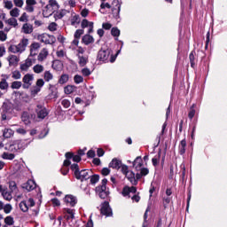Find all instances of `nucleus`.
Listing matches in <instances>:
<instances>
[{
    "label": "nucleus",
    "instance_id": "nucleus-1",
    "mask_svg": "<svg viewBox=\"0 0 227 227\" xmlns=\"http://www.w3.org/2000/svg\"><path fill=\"white\" fill-rule=\"evenodd\" d=\"M133 168H135L137 172V179L141 180L143 176H146L150 170L148 168H144L143 158L141 156H137L135 160L132 162Z\"/></svg>",
    "mask_w": 227,
    "mask_h": 227
},
{
    "label": "nucleus",
    "instance_id": "nucleus-2",
    "mask_svg": "<svg viewBox=\"0 0 227 227\" xmlns=\"http://www.w3.org/2000/svg\"><path fill=\"white\" fill-rule=\"evenodd\" d=\"M95 192L101 200L109 198L111 192H109V188H107V178L102 179L101 184L95 188Z\"/></svg>",
    "mask_w": 227,
    "mask_h": 227
},
{
    "label": "nucleus",
    "instance_id": "nucleus-3",
    "mask_svg": "<svg viewBox=\"0 0 227 227\" xmlns=\"http://www.w3.org/2000/svg\"><path fill=\"white\" fill-rule=\"evenodd\" d=\"M112 50L107 46H102L98 51L97 60L106 63L109 60V56H111Z\"/></svg>",
    "mask_w": 227,
    "mask_h": 227
},
{
    "label": "nucleus",
    "instance_id": "nucleus-4",
    "mask_svg": "<svg viewBox=\"0 0 227 227\" xmlns=\"http://www.w3.org/2000/svg\"><path fill=\"white\" fill-rule=\"evenodd\" d=\"M13 113V104L4 102L2 106V121H6V120H10L8 117L9 114H12Z\"/></svg>",
    "mask_w": 227,
    "mask_h": 227
},
{
    "label": "nucleus",
    "instance_id": "nucleus-5",
    "mask_svg": "<svg viewBox=\"0 0 227 227\" xmlns=\"http://www.w3.org/2000/svg\"><path fill=\"white\" fill-rule=\"evenodd\" d=\"M100 214L101 215H106V217H113V208L109 205V201L105 200L100 205Z\"/></svg>",
    "mask_w": 227,
    "mask_h": 227
},
{
    "label": "nucleus",
    "instance_id": "nucleus-6",
    "mask_svg": "<svg viewBox=\"0 0 227 227\" xmlns=\"http://www.w3.org/2000/svg\"><path fill=\"white\" fill-rule=\"evenodd\" d=\"M120 12H121V3H120V0H113L112 13L115 20H118V19H120Z\"/></svg>",
    "mask_w": 227,
    "mask_h": 227
},
{
    "label": "nucleus",
    "instance_id": "nucleus-7",
    "mask_svg": "<svg viewBox=\"0 0 227 227\" xmlns=\"http://www.w3.org/2000/svg\"><path fill=\"white\" fill-rule=\"evenodd\" d=\"M36 117L35 114H29L28 112H23L21 114V121L25 125H31V121Z\"/></svg>",
    "mask_w": 227,
    "mask_h": 227
},
{
    "label": "nucleus",
    "instance_id": "nucleus-8",
    "mask_svg": "<svg viewBox=\"0 0 227 227\" xmlns=\"http://www.w3.org/2000/svg\"><path fill=\"white\" fill-rule=\"evenodd\" d=\"M29 143L31 142H27V140H16L12 146H13L14 150L17 152L18 150H26Z\"/></svg>",
    "mask_w": 227,
    "mask_h": 227
},
{
    "label": "nucleus",
    "instance_id": "nucleus-9",
    "mask_svg": "<svg viewBox=\"0 0 227 227\" xmlns=\"http://www.w3.org/2000/svg\"><path fill=\"white\" fill-rule=\"evenodd\" d=\"M37 118L41 120L45 119L49 115V112H47V108L43 107L42 105H37L36 108Z\"/></svg>",
    "mask_w": 227,
    "mask_h": 227
},
{
    "label": "nucleus",
    "instance_id": "nucleus-10",
    "mask_svg": "<svg viewBox=\"0 0 227 227\" xmlns=\"http://www.w3.org/2000/svg\"><path fill=\"white\" fill-rule=\"evenodd\" d=\"M91 175H90V171L87 169H82L78 172L76 176V180H81V182H86V180H90Z\"/></svg>",
    "mask_w": 227,
    "mask_h": 227
},
{
    "label": "nucleus",
    "instance_id": "nucleus-11",
    "mask_svg": "<svg viewBox=\"0 0 227 227\" xmlns=\"http://www.w3.org/2000/svg\"><path fill=\"white\" fill-rule=\"evenodd\" d=\"M35 79V76L31 74H27L23 76V82L24 84L22 85L23 90H29V86H31V82Z\"/></svg>",
    "mask_w": 227,
    "mask_h": 227
},
{
    "label": "nucleus",
    "instance_id": "nucleus-12",
    "mask_svg": "<svg viewBox=\"0 0 227 227\" xmlns=\"http://www.w3.org/2000/svg\"><path fill=\"white\" fill-rule=\"evenodd\" d=\"M64 201L67 205H69V207H75V205H77V197L68 194L65 196Z\"/></svg>",
    "mask_w": 227,
    "mask_h": 227
},
{
    "label": "nucleus",
    "instance_id": "nucleus-13",
    "mask_svg": "<svg viewBox=\"0 0 227 227\" xmlns=\"http://www.w3.org/2000/svg\"><path fill=\"white\" fill-rule=\"evenodd\" d=\"M125 176L128 178V180L133 184L137 185V173H134V171H129Z\"/></svg>",
    "mask_w": 227,
    "mask_h": 227
},
{
    "label": "nucleus",
    "instance_id": "nucleus-14",
    "mask_svg": "<svg viewBox=\"0 0 227 227\" xmlns=\"http://www.w3.org/2000/svg\"><path fill=\"white\" fill-rule=\"evenodd\" d=\"M29 44V39L27 38H23L19 44L16 45V47L19 50V52L20 54H22V52H24V51H26V48L27 47V45Z\"/></svg>",
    "mask_w": 227,
    "mask_h": 227
},
{
    "label": "nucleus",
    "instance_id": "nucleus-15",
    "mask_svg": "<svg viewBox=\"0 0 227 227\" xmlns=\"http://www.w3.org/2000/svg\"><path fill=\"white\" fill-rule=\"evenodd\" d=\"M23 189H26L27 191L31 192L34 191V189L36 188V183L35 180H28L26 184L22 185Z\"/></svg>",
    "mask_w": 227,
    "mask_h": 227
},
{
    "label": "nucleus",
    "instance_id": "nucleus-16",
    "mask_svg": "<svg viewBox=\"0 0 227 227\" xmlns=\"http://www.w3.org/2000/svg\"><path fill=\"white\" fill-rule=\"evenodd\" d=\"M109 168H112L113 169H120L121 168V160L114 158L109 163Z\"/></svg>",
    "mask_w": 227,
    "mask_h": 227
},
{
    "label": "nucleus",
    "instance_id": "nucleus-17",
    "mask_svg": "<svg viewBox=\"0 0 227 227\" xmlns=\"http://www.w3.org/2000/svg\"><path fill=\"white\" fill-rule=\"evenodd\" d=\"M93 42H95V38L90 34H86L82 38V43H84V45H90V43H93Z\"/></svg>",
    "mask_w": 227,
    "mask_h": 227
},
{
    "label": "nucleus",
    "instance_id": "nucleus-18",
    "mask_svg": "<svg viewBox=\"0 0 227 227\" xmlns=\"http://www.w3.org/2000/svg\"><path fill=\"white\" fill-rule=\"evenodd\" d=\"M21 29L25 35H31V33H33V25L29 23H25L23 24Z\"/></svg>",
    "mask_w": 227,
    "mask_h": 227
},
{
    "label": "nucleus",
    "instance_id": "nucleus-19",
    "mask_svg": "<svg viewBox=\"0 0 227 227\" xmlns=\"http://www.w3.org/2000/svg\"><path fill=\"white\" fill-rule=\"evenodd\" d=\"M37 40H40L42 43H45L46 45H49L51 43V40L49 39V34H41L37 36Z\"/></svg>",
    "mask_w": 227,
    "mask_h": 227
},
{
    "label": "nucleus",
    "instance_id": "nucleus-20",
    "mask_svg": "<svg viewBox=\"0 0 227 227\" xmlns=\"http://www.w3.org/2000/svg\"><path fill=\"white\" fill-rule=\"evenodd\" d=\"M66 160L63 162V166H70L72 164V161H70L71 159L74 158V153L67 152L65 153Z\"/></svg>",
    "mask_w": 227,
    "mask_h": 227
},
{
    "label": "nucleus",
    "instance_id": "nucleus-21",
    "mask_svg": "<svg viewBox=\"0 0 227 227\" xmlns=\"http://www.w3.org/2000/svg\"><path fill=\"white\" fill-rule=\"evenodd\" d=\"M8 61L10 67H17V65H19V58H17V55L9 56Z\"/></svg>",
    "mask_w": 227,
    "mask_h": 227
},
{
    "label": "nucleus",
    "instance_id": "nucleus-22",
    "mask_svg": "<svg viewBox=\"0 0 227 227\" xmlns=\"http://www.w3.org/2000/svg\"><path fill=\"white\" fill-rule=\"evenodd\" d=\"M67 13H70V12H68L67 10L62 9L57 12L56 13H54V19H56V20H61L63 19V17H65V15H67Z\"/></svg>",
    "mask_w": 227,
    "mask_h": 227
},
{
    "label": "nucleus",
    "instance_id": "nucleus-23",
    "mask_svg": "<svg viewBox=\"0 0 227 227\" xmlns=\"http://www.w3.org/2000/svg\"><path fill=\"white\" fill-rule=\"evenodd\" d=\"M77 58L79 59L78 64L80 65V67H86V65H88V56L77 54Z\"/></svg>",
    "mask_w": 227,
    "mask_h": 227
},
{
    "label": "nucleus",
    "instance_id": "nucleus-24",
    "mask_svg": "<svg viewBox=\"0 0 227 227\" xmlns=\"http://www.w3.org/2000/svg\"><path fill=\"white\" fill-rule=\"evenodd\" d=\"M187 146V141L185 139L181 140L179 145V153L184 155L185 153V147Z\"/></svg>",
    "mask_w": 227,
    "mask_h": 227
},
{
    "label": "nucleus",
    "instance_id": "nucleus-25",
    "mask_svg": "<svg viewBox=\"0 0 227 227\" xmlns=\"http://www.w3.org/2000/svg\"><path fill=\"white\" fill-rule=\"evenodd\" d=\"M89 179H90L91 185H96L100 180V176L98 174H94L92 176L90 175V177Z\"/></svg>",
    "mask_w": 227,
    "mask_h": 227
},
{
    "label": "nucleus",
    "instance_id": "nucleus-26",
    "mask_svg": "<svg viewBox=\"0 0 227 227\" xmlns=\"http://www.w3.org/2000/svg\"><path fill=\"white\" fill-rule=\"evenodd\" d=\"M2 196L6 201H12V200L13 199V196H12V192H8L6 190H4L2 192Z\"/></svg>",
    "mask_w": 227,
    "mask_h": 227
},
{
    "label": "nucleus",
    "instance_id": "nucleus-27",
    "mask_svg": "<svg viewBox=\"0 0 227 227\" xmlns=\"http://www.w3.org/2000/svg\"><path fill=\"white\" fill-rule=\"evenodd\" d=\"M49 56V51L47 49H43L38 55L37 59L38 61H43Z\"/></svg>",
    "mask_w": 227,
    "mask_h": 227
},
{
    "label": "nucleus",
    "instance_id": "nucleus-28",
    "mask_svg": "<svg viewBox=\"0 0 227 227\" xmlns=\"http://www.w3.org/2000/svg\"><path fill=\"white\" fill-rule=\"evenodd\" d=\"M70 76L67 74H62L59 79V84H67V82L69 81Z\"/></svg>",
    "mask_w": 227,
    "mask_h": 227
},
{
    "label": "nucleus",
    "instance_id": "nucleus-29",
    "mask_svg": "<svg viewBox=\"0 0 227 227\" xmlns=\"http://www.w3.org/2000/svg\"><path fill=\"white\" fill-rule=\"evenodd\" d=\"M194 54H196V52L192 51L189 55L190 65L192 68H194V67H196V57H194Z\"/></svg>",
    "mask_w": 227,
    "mask_h": 227
},
{
    "label": "nucleus",
    "instance_id": "nucleus-30",
    "mask_svg": "<svg viewBox=\"0 0 227 227\" xmlns=\"http://www.w3.org/2000/svg\"><path fill=\"white\" fill-rule=\"evenodd\" d=\"M9 189L11 192H17L19 191V188L17 187V183H15V181H10Z\"/></svg>",
    "mask_w": 227,
    "mask_h": 227
},
{
    "label": "nucleus",
    "instance_id": "nucleus-31",
    "mask_svg": "<svg viewBox=\"0 0 227 227\" xmlns=\"http://www.w3.org/2000/svg\"><path fill=\"white\" fill-rule=\"evenodd\" d=\"M20 208L21 212H27V210H29V206H27V202L26 200H22L20 203Z\"/></svg>",
    "mask_w": 227,
    "mask_h": 227
},
{
    "label": "nucleus",
    "instance_id": "nucleus-32",
    "mask_svg": "<svg viewBox=\"0 0 227 227\" xmlns=\"http://www.w3.org/2000/svg\"><path fill=\"white\" fill-rule=\"evenodd\" d=\"M64 91L66 95H71V93H74V91H75V86L67 85V87L64 88Z\"/></svg>",
    "mask_w": 227,
    "mask_h": 227
},
{
    "label": "nucleus",
    "instance_id": "nucleus-33",
    "mask_svg": "<svg viewBox=\"0 0 227 227\" xmlns=\"http://www.w3.org/2000/svg\"><path fill=\"white\" fill-rule=\"evenodd\" d=\"M71 170H73L74 178L80 173L81 169L79 168V165L77 163H74L71 165Z\"/></svg>",
    "mask_w": 227,
    "mask_h": 227
},
{
    "label": "nucleus",
    "instance_id": "nucleus-34",
    "mask_svg": "<svg viewBox=\"0 0 227 227\" xmlns=\"http://www.w3.org/2000/svg\"><path fill=\"white\" fill-rule=\"evenodd\" d=\"M2 159H4L5 160H13V159H15V155L13 153H4L2 154Z\"/></svg>",
    "mask_w": 227,
    "mask_h": 227
},
{
    "label": "nucleus",
    "instance_id": "nucleus-35",
    "mask_svg": "<svg viewBox=\"0 0 227 227\" xmlns=\"http://www.w3.org/2000/svg\"><path fill=\"white\" fill-rule=\"evenodd\" d=\"M54 79V75L51 74V71H45L44 72V81L46 82H49L50 81H52Z\"/></svg>",
    "mask_w": 227,
    "mask_h": 227
},
{
    "label": "nucleus",
    "instance_id": "nucleus-36",
    "mask_svg": "<svg viewBox=\"0 0 227 227\" xmlns=\"http://www.w3.org/2000/svg\"><path fill=\"white\" fill-rule=\"evenodd\" d=\"M22 86V82L15 81L12 82L11 88L12 90H20Z\"/></svg>",
    "mask_w": 227,
    "mask_h": 227
},
{
    "label": "nucleus",
    "instance_id": "nucleus-37",
    "mask_svg": "<svg viewBox=\"0 0 227 227\" xmlns=\"http://www.w3.org/2000/svg\"><path fill=\"white\" fill-rule=\"evenodd\" d=\"M3 136L6 139H9V137H12L13 136V130H12V129H5L4 130Z\"/></svg>",
    "mask_w": 227,
    "mask_h": 227
},
{
    "label": "nucleus",
    "instance_id": "nucleus-38",
    "mask_svg": "<svg viewBox=\"0 0 227 227\" xmlns=\"http://www.w3.org/2000/svg\"><path fill=\"white\" fill-rule=\"evenodd\" d=\"M4 223L7 224V226H13L15 224V221L13 220V216H6L4 218Z\"/></svg>",
    "mask_w": 227,
    "mask_h": 227
},
{
    "label": "nucleus",
    "instance_id": "nucleus-39",
    "mask_svg": "<svg viewBox=\"0 0 227 227\" xmlns=\"http://www.w3.org/2000/svg\"><path fill=\"white\" fill-rule=\"evenodd\" d=\"M74 82L75 84H81V82H84V77H82L81 74H75L74 76Z\"/></svg>",
    "mask_w": 227,
    "mask_h": 227
},
{
    "label": "nucleus",
    "instance_id": "nucleus-40",
    "mask_svg": "<svg viewBox=\"0 0 227 227\" xmlns=\"http://www.w3.org/2000/svg\"><path fill=\"white\" fill-rule=\"evenodd\" d=\"M33 71L35 72V74H42V72H43V66L37 64L34 66Z\"/></svg>",
    "mask_w": 227,
    "mask_h": 227
},
{
    "label": "nucleus",
    "instance_id": "nucleus-41",
    "mask_svg": "<svg viewBox=\"0 0 227 227\" xmlns=\"http://www.w3.org/2000/svg\"><path fill=\"white\" fill-rule=\"evenodd\" d=\"M9 84L6 78H2L0 82V90H8Z\"/></svg>",
    "mask_w": 227,
    "mask_h": 227
},
{
    "label": "nucleus",
    "instance_id": "nucleus-42",
    "mask_svg": "<svg viewBox=\"0 0 227 227\" xmlns=\"http://www.w3.org/2000/svg\"><path fill=\"white\" fill-rule=\"evenodd\" d=\"M121 31L119 30L118 27H114L111 29V35L112 36H114L115 38H118V36H120Z\"/></svg>",
    "mask_w": 227,
    "mask_h": 227
},
{
    "label": "nucleus",
    "instance_id": "nucleus-43",
    "mask_svg": "<svg viewBox=\"0 0 227 227\" xmlns=\"http://www.w3.org/2000/svg\"><path fill=\"white\" fill-rule=\"evenodd\" d=\"M6 23L9 24V26H13V27H17L19 26V23L17 22V19L11 18L6 20Z\"/></svg>",
    "mask_w": 227,
    "mask_h": 227
},
{
    "label": "nucleus",
    "instance_id": "nucleus-44",
    "mask_svg": "<svg viewBox=\"0 0 227 227\" xmlns=\"http://www.w3.org/2000/svg\"><path fill=\"white\" fill-rule=\"evenodd\" d=\"M10 15L11 17L17 18L19 17V15H20V11L19 10V8L15 7L12 10H11Z\"/></svg>",
    "mask_w": 227,
    "mask_h": 227
},
{
    "label": "nucleus",
    "instance_id": "nucleus-45",
    "mask_svg": "<svg viewBox=\"0 0 227 227\" xmlns=\"http://www.w3.org/2000/svg\"><path fill=\"white\" fill-rule=\"evenodd\" d=\"M81 23V17L79 15H74L71 20V26H75Z\"/></svg>",
    "mask_w": 227,
    "mask_h": 227
},
{
    "label": "nucleus",
    "instance_id": "nucleus-46",
    "mask_svg": "<svg viewBox=\"0 0 227 227\" xmlns=\"http://www.w3.org/2000/svg\"><path fill=\"white\" fill-rule=\"evenodd\" d=\"M121 53V49H119L116 51V54L111 55L110 56V63H114V61H116V59L118 58V56H120Z\"/></svg>",
    "mask_w": 227,
    "mask_h": 227
},
{
    "label": "nucleus",
    "instance_id": "nucleus-47",
    "mask_svg": "<svg viewBox=\"0 0 227 227\" xmlns=\"http://www.w3.org/2000/svg\"><path fill=\"white\" fill-rule=\"evenodd\" d=\"M91 22L92 21H89L86 19L82 20L81 23L82 29H86V27H90V24H91Z\"/></svg>",
    "mask_w": 227,
    "mask_h": 227
},
{
    "label": "nucleus",
    "instance_id": "nucleus-48",
    "mask_svg": "<svg viewBox=\"0 0 227 227\" xmlns=\"http://www.w3.org/2000/svg\"><path fill=\"white\" fill-rule=\"evenodd\" d=\"M82 74L83 77H90V75H91V70L88 67H84L82 69Z\"/></svg>",
    "mask_w": 227,
    "mask_h": 227
},
{
    "label": "nucleus",
    "instance_id": "nucleus-49",
    "mask_svg": "<svg viewBox=\"0 0 227 227\" xmlns=\"http://www.w3.org/2000/svg\"><path fill=\"white\" fill-rule=\"evenodd\" d=\"M48 135H49V129H44L38 135V139H43L44 137H47Z\"/></svg>",
    "mask_w": 227,
    "mask_h": 227
},
{
    "label": "nucleus",
    "instance_id": "nucleus-50",
    "mask_svg": "<svg viewBox=\"0 0 227 227\" xmlns=\"http://www.w3.org/2000/svg\"><path fill=\"white\" fill-rule=\"evenodd\" d=\"M121 194L122 196H124V198H127V196L130 194V187L124 186L122 189Z\"/></svg>",
    "mask_w": 227,
    "mask_h": 227
},
{
    "label": "nucleus",
    "instance_id": "nucleus-51",
    "mask_svg": "<svg viewBox=\"0 0 227 227\" xmlns=\"http://www.w3.org/2000/svg\"><path fill=\"white\" fill-rule=\"evenodd\" d=\"M9 52H12V54H17L19 53V48L17 47V45H11L8 48Z\"/></svg>",
    "mask_w": 227,
    "mask_h": 227
},
{
    "label": "nucleus",
    "instance_id": "nucleus-52",
    "mask_svg": "<svg viewBox=\"0 0 227 227\" xmlns=\"http://www.w3.org/2000/svg\"><path fill=\"white\" fill-rule=\"evenodd\" d=\"M82 35H84V30L83 29H77L75 32H74V38H78L80 39L81 36H82Z\"/></svg>",
    "mask_w": 227,
    "mask_h": 227
},
{
    "label": "nucleus",
    "instance_id": "nucleus-53",
    "mask_svg": "<svg viewBox=\"0 0 227 227\" xmlns=\"http://www.w3.org/2000/svg\"><path fill=\"white\" fill-rule=\"evenodd\" d=\"M49 4L51 8L56 7L57 10H59V4H58V1L56 0H49Z\"/></svg>",
    "mask_w": 227,
    "mask_h": 227
},
{
    "label": "nucleus",
    "instance_id": "nucleus-54",
    "mask_svg": "<svg viewBox=\"0 0 227 227\" xmlns=\"http://www.w3.org/2000/svg\"><path fill=\"white\" fill-rule=\"evenodd\" d=\"M44 84H45V82H44L43 79H42V78L38 79V80L36 81V82H35V86H36L37 88L41 89V90H42V88H43Z\"/></svg>",
    "mask_w": 227,
    "mask_h": 227
},
{
    "label": "nucleus",
    "instance_id": "nucleus-55",
    "mask_svg": "<svg viewBox=\"0 0 227 227\" xmlns=\"http://www.w3.org/2000/svg\"><path fill=\"white\" fill-rule=\"evenodd\" d=\"M64 212H66V214H68L69 215H71V219H75V213H74V209L65 208Z\"/></svg>",
    "mask_w": 227,
    "mask_h": 227
},
{
    "label": "nucleus",
    "instance_id": "nucleus-56",
    "mask_svg": "<svg viewBox=\"0 0 227 227\" xmlns=\"http://www.w3.org/2000/svg\"><path fill=\"white\" fill-rule=\"evenodd\" d=\"M120 169L122 175H127V173L129 172V166L121 164Z\"/></svg>",
    "mask_w": 227,
    "mask_h": 227
},
{
    "label": "nucleus",
    "instance_id": "nucleus-57",
    "mask_svg": "<svg viewBox=\"0 0 227 227\" xmlns=\"http://www.w3.org/2000/svg\"><path fill=\"white\" fill-rule=\"evenodd\" d=\"M22 77V74H20V71H13L12 72V79L19 80Z\"/></svg>",
    "mask_w": 227,
    "mask_h": 227
},
{
    "label": "nucleus",
    "instance_id": "nucleus-58",
    "mask_svg": "<svg viewBox=\"0 0 227 227\" xmlns=\"http://www.w3.org/2000/svg\"><path fill=\"white\" fill-rule=\"evenodd\" d=\"M48 29L49 31H56V29H58V24L56 22L50 23Z\"/></svg>",
    "mask_w": 227,
    "mask_h": 227
},
{
    "label": "nucleus",
    "instance_id": "nucleus-59",
    "mask_svg": "<svg viewBox=\"0 0 227 227\" xmlns=\"http://www.w3.org/2000/svg\"><path fill=\"white\" fill-rule=\"evenodd\" d=\"M12 208L13 207H12V204H6L4 207V214H10V212H12Z\"/></svg>",
    "mask_w": 227,
    "mask_h": 227
},
{
    "label": "nucleus",
    "instance_id": "nucleus-60",
    "mask_svg": "<svg viewBox=\"0 0 227 227\" xmlns=\"http://www.w3.org/2000/svg\"><path fill=\"white\" fill-rule=\"evenodd\" d=\"M40 91H42V89H40V87H34V89L31 90V95H33L34 97L35 95H38V93H40Z\"/></svg>",
    "mask_w": 227,
    "mask_h": 227
},
{
    "label": "nucleus",
    "instance_id": "nucleus-61",
    "mask_svg": "<svg viewBox=\"0 0 227 227\" xmlns=\"http://www.w3.org/2000/svg\"><path fill=\"white\" fill-rule=\"evenodd\" d=\"M69 166H64V168H62L60 169L61 171V174L64 176H67V175H68V172L70 171V168H68Z\"/></svg>",
    "mask_w": 227,
    "mask_h": 227
},
{
    "label": "nucleus",
    "instance_id": "nucleus-62",
    "mask_svg": "<svg viewBox=\"0 0 227 227\" xmlns=\"http://www.w3.org/2000/svg\"><path fill=\"white\" fill-rule=\"evenodd\" d=\"M61 105H62L63 107H65L66 109H68V107H70L71 103H70V100H68V99H63V100L61 101Z\"/></svg>",
    "mask_w": 227,
    "mask_h": 227
},
{
    "label": "nucleus",
    "instance_id": "nucleus-63",
    "mask_svg": "<svg viewBox=\"0 0 227 227\" xmlns=\"http://www.w3.org/2000/svg\"><path fill=\"white\" fill-rule=\"evenodd\" d=\"M110 173L111 169H109V168H103L101 170V175H103V176H107Z\"/></svg>",
    "mask_w": 227,
    "mask_h": 227
},
{
    "label": "nucleus",
    "instance_id": "nucleus-64",
    "mask_svg": "<svg viewBox=\"0 0 227 227\" xmlns=\"http://www.w3.org/2000/svg\"><path fill=\"white\" fill-rule=\"evenodd\" d=\"M30 49H32V51H38V49H40V44L39 43H33L30 45Z\"/></svg>",
    "mask_w": 227,
    "mask_h": 227
}]
</instances>
